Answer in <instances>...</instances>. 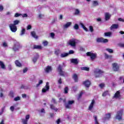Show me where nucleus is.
Instances as JSON below:
<instances>
[{"mask_svg": "<svg viewBox=\"0 0 124 124\" xmlns=\"http://www.w3.org/2000/svg\"><path fill=\"white\" fill-rule=\"evenodd\" d=\"M118 21H120L121 22H124V19L122 18H119L118 19Z\"/></svg>", "mask_w": 124, "mask_h": 124, "instance_id": "774afa93", "label": "nucleus"}, {"mask_svg": "<svg viewBox=\"0 0 124 124\" xmlns=\"http://www.w3.org/2000/svg\"><path fill=\"white\" fill-rule=\"evenodd\" d=\"M119 47H121V48H124V44L120 43L118 44Z\"/></svg>", "mask_w": 124, "mask_h": 124, "instance_id": "a19ab883", "label": "nucleus"}, {"mask_svg": "<svg viewBox=\"0 0 124 124\" xmlns=\"http://www.w3.org/2000/svg\"><path fill=\"white\" fill-rule=\"evenodd\" d=\"M96 40L98 43H107L108 42V39L103 38H97Z\"/></svg>", "mask_w": 124, "mask_h": 124, "instance_id": "0eeeda50", "label": "nucleus"}, {"mask_svg": "<svg viewBox=\"0 0 124 124\" xmlns=\"http://www.w3.org/2000/svg\"><path fill=\"white\" fill-rule=\"evenodd\" d=\"M37 59H38V55H36L32 59V62H34V63H35L36 62Z\"/></svg>", "mask_w": 124, "mask_h": 124, "instance_id": "2f4dec72", "label": "nucleus"}, {"mask_svg": "<svg viewBox=\"0 0 124 124\" xmlns=\"http://www.w3.org/2000/svg\"><path fill=\"white\" fill-rule=\"evenodd\" d=\"M19 16H21V14L19 13H16L15 15V17H19Z\"/></svg>", "mask_w": 124, "mask_h": 124, "instance_id": "603ef678", "label": "nucleus"}, {"mask_svg": "<svg viewBox=\"0 0 124 124\" xmlns=\"http://www.w3.org/2000/svg\"><path fill=\"white\" fill-rule=\"evenodd\" d=\"M121 96L120 94V91H117L114 94L113 97L114 98H119Z\"/></svg>", "mask_w": 124, "mask_h": 124, "instance_id": "6ab92c4d", "label": "nucleus"}, {"mask_svg": "<svg viewBox=\"0 0 124 124\" xmlns=\"http://www.w3.org/2000/svg\"><path fill=\"white\" fill-rule=\"evenodd\" d=\"M69 55L68 53H63L61 55V58H65V57H67Z\"/></svg>", "mask_w": 124, "mask_h": 124, "instance_id": "5701e85b", "label": "nucleus"}, {"mask_svg": "<svg viewBox=\"0 0 124 124\" xmlns=\"http://www.w3.org/2000/svg\"><path fill=\"white\" fill-rule=\"evenodd\" d=\"M43 17H44V15L42 14L39 15V18H40V19H41V18H43Z\"/></svg>", "mask_w": 124, "mask_h": 124, "instance_id": "13d9d810", "label": "nucleus"}, {"mask_svg": "<svg viewBox=\"0 0 124 124\" xmlns=\"http://www.w3.org/2000/svg\"><path fill=\"white\" fill-rule=\"evenodd\" d=\"M65 66L66 65L64 62H63L62 65H59L57 70L61 76H64V75L65 74V72L62 71V68H63V67H65Z\"/></svg>", "mask_w": 124, "mask_h": 124, "instance_id": "f257e3e1", "label": "nucleus"}, {"mask_svg": "<svg viewBox=\"0 0 124 124\" xmlns=\"http://www.w3.org/2000/svg\"><path fill=\"white\" fill-rule=\"evenodd\" d=\"M52 102H53V103H55V104L57 103V102H56V100L54 98H53L52 99Z\"/></svg>", "mask_w": 124, "mask_h": 124, "instance_id": "bf43d9fd", "label": "nucleus"}, {"mask_svg": "<svg viewBox=\"0 0 124 124\" xmlns=\"http://www.w3.org/2000/svg\"><path fill=\"white\" fill-rule=\"evenodd\" d=\"M60 123H61V119H58L57 121H56V123L57 124H60Z\"/></svg>", "mask_w": 124, "mask_h": 124, "instance_id": "680f3d73", "label": "nucleus"}, {"mask_svg": "<svg viewBox=\"0 0 124 124\" xmlns=\"http://www.w3.org/2000/svg\"><path fill=\"white\" fill-rule=\"evenodd\" d=\"M20 23V20H16L14 21V24H11L12 25H14V26H16L18 25Z\"/></svg>", "mask_w": 124, "mask_h": 124, "instance_id": "473e14b6", "label": "nucleus"}, {"mask_svg": "<svg viewBox=\"0 0 124 124\" xmlns=\"http://www.w3.org/2000/svg\"><path fill=\"white\" fill-rule=\"evenodd\" d=\"M71 62H72V63H74V64H78V59H72L71 60Z\"/></svg>", "mask_w": 124, "mask_h": 124, "instance_id": "a211bd4d", "label": "nucleus"}, {"mask_svg": "<svg viewBox=\"0 0 124 124\" xmlns=\"http://www.w3.org/2000/svg\"><path fill=\"white\" fill-rule=\"evenodd\" d=\"M104 72L99 69H95L94 71V74L96 78H99L102 76Z\"/></svg>", "mask_w": 124, "mask_h": 124, "instance_id": "f03ea898", "label": "nucleus"}, {"mask_svg": "<svg viewBox=\"0 0 124 124\" xmlns=\"http://www.w3.org/2000/svg\"><path fill=\"white\" fill-rule=\"evenodd\" d=\"M111 18V14L109 13H105V20L106 21H108Z\"/></svg>", "mask_w": 124, "mask_h": 124, "instance_id": "ddd939ff", "label": "nucleus"}, {"mask_svg": "<svg viewBox=\"0 0 124 124\" xmlns=\"http://www.w3.org/2000/svg\"><path fill=\"white\" fill-rule=\"evenodd\" d=\"M15 64L18 66V67H21V66H22V64L18 60L15 61Z\"/></svg>", "mask_w": 124, "mask_h": 124, "instance_id": "4be33fe9", "label": "nucleus"}, {"mask_svg": "<svg viewBox=\"0 0 124 124\" xmlns=\"http://www.w3.org/2000/svg\"><path fill=\"white\" fill-rule=\"evenodd\" d=\"M111 118V114L108 113L106 114V117H105V120H109Z\"/></svg>", "mask_w": 124, "mask_h": 124, "instance_id": "393cba45", "label": "nucleus"}, {"mask_svg": "<svg viewBox=\"0 0 124 124\" xmlns=\"http://www.w3.org/2000/svg\"><path fill=\"white\" fill-rule=\"evenodd\" d=\"M79 42V41L76 39H72L71 40L69 43V44L71 45L72 47H75L76 46V44Z\"/></svg>", "mask_w": 124, "mask_h": 124, "instance_id": "423d86ee", "label": "nucleus"}, {"mask_svg": "<svg viewBox=\"0 0 124 124\" xmlns=\"http://www.w3.org/2000/svg\"><path fill=\"white\" fill-rule=\"evenodd\" d=\"M106 51H107L108 52V53H113L114 51L113 50V49H111V48H107Z\"/></svg>", "mask_w": 124, "mask_h": 124, "instance_id": "c9c22d12", "label": "nucleus"}, {"mask_svg": "<svg viewBox=\"0 0 124 124\" xmlns=\"http://www.w3.org/2000/svg\"><path fill=\"white\" fill-rule=\"evenodd\" d=\"M73 79H74L75 82H78V76L76 75V74H74L73 75Z\"/></svg>", "mask_w": 124, "mask_h": 124, "instance_id": "412c9836", "label": "nucleus"}, {"mask_svg": "<svg viewBox=\"0 0 124 124\" xmlns=\"http://www.w3.org/2000/svg\"><path fill=\"white\" fill-rule=\"evenodd\" d=\"M119 28V24H112V26L110 27V30L117 29Z\"/></svg>", "mask_w": 124, "mask_h": 124, "instance_id": "f3484780", "label": "nucleus"}, {"mask_svg": "<svg viewBox=\"0 0 124 124\" xmlns=\"http://www.w3.org/2000/svg\"><path fill=\"white\" fill-rule=\"evenodd\" d=\"M26 32V30L24 28H22V30L20 31V35L22 36V35H24Z\"/></svg>", "mask_w": 124, "mask_h": 124, "instance_id": "b1692460", "label": "nucleus"}, {"mask_svg": "<svg viewBox=\"0 0 124 124\" xmlns=\"http://www.w3.org/2000/svg\"><path fill=\"white\" fill-rule=\"evenodd\" d=\"M75 15H79L80 14V11L78 9H75Z\"/></svg>", "mask_w": 124, "mask_h": 124, "instance_id": "c756f323", "label": "nucleus"}, {"mask_svg": "<svg viewBox=\"0 0 124 124\" xmlns=\"http://www.w3.org/2000/svg\"><path fill=\"white\" fill-rule=\"evenodd\" d=\"M105 36H111L112 35V32H107L104 33Z\"/></svg>", "mask_w": 124, "mask_h": 124, "instance_id": "72a5a7b5", "label": "nucleus"}, {"mask_svg": "<svg viewBox=\"0 0 124 124\" xmlns=\"http://www.w3.org/2000/svg\"><path fill=\"white\" fill-rule=\"evenodd\" d=\"M81 70H85V71H89L90 70V68L88 67H81Z\"/></svg>", "mask_w": 124, "mask_h": 124, "instance_id": "c85d7f7f", "label": "nucleus"}, {"mask_svg": "<svg viewBox=\"0 0 124 124\" xmlns=\"http://www.w3.org/2000/svg\"><path fill=\"white\" fill-rule=\"evenodd\" d=\"M0 97H3V93L1 92V89L0 90Z\"/></svg>", "mask_w": 124, "mask_h": 124, "instance_id": "052dcab7", "label": "nucleus"}, {"mask_svg": "<svg viewBox=\"0 0 124 124\" xmlns=\"http://www.w3.org/2000/svg\"><path fill=\"white\" fill-rule=\"evenodd\" d=\"M65 107L67 109H70V105L69 103H68V104L67 103H65Z\"/></svg>", "mask_w": 124, "mask_h": 124, "instance_id": "58836bf2", "label": "nucleus"}, {"mask_svg": "<svg viewBox=\"0 0 124 124\" xmlns=\"http://www.w3.org/2000/svg\"><path fill=\"white\" fill-rule=\"evenodd\" d=\"M50 108L52 110H54L56 112L58 111V108H56V107H55V106H54L53 105H50Z\"/></svg>", "mask_w": 124, "mask_h": 124, "instance_id": "a878e982", "label": "nucleus"}, {"mask_svg": "<svg viewBox=\"0 0 124 124\" xmlns=\"http://www.w3.org/2000/svg\"><path fill=\"white\" fill-rule=\"evenodd\" d=\"M86 55L88 57H90V59L92 61H94V60H95L97 57V54L95 53H93L92 52H88L86 53Z\"/></svg>", "mask_w": 124, "mask_h": 124, "instance_id": "7ed1b4c3", "label": "nucleus"}, {"mask_svg": "<svg viewBox=\"0 0 124 124\" xmlns=\"http://www.w3.org/2000/svg\"><path fill=\"white\" fill-rule=\"evenodd\" d=\"M0 66L2 69H5L6 67H5V64L2 61H0Z\"/></svg>", "mask_w": 124, "mask_h": 124, "instance_id": "aec40b11", "label": "nucleus"}, {"mask_svg": "<svg viewBox=\"0 0 124 124\" xmlns=\"http://www.w3.org/2000/svg\"><path fill=\"white\" fill-rule=\"evenodd\" d=\"M69 55V54H74V51L73 50H70L69 53H68Z\"/></svg>", "mask_w": 124, "mask_h": 124, "instance_id": "338daca9", "label": "nucleus"}, {"mask_svg": "<svg viewBox=\"0 0 124 124\" xmlns=\"http://www.w3.org/2000/svg\"><path fill=\"white\" fill-rule=\"evenodd\" d=\"M43 83V81H42V80H39L38 84L36 85V87H39V86H40V85H41V84H42Z\"/></svg>", "mask_w": 124, "mask_h": 124, "instance_id": "ea45409f", "label": "nucleus"}, {"mask_svg": "<svg viewBox=\"0 0 124 124\" xmlns=\"http://www.w3.org/2000/svg\"><path fill=\"white\" fill-rule=\"evenodd\" d=\"M33 49H38L39 50H40L41 49H42V46H41L34 45L33 46Z\"/></svg>", "mask_w": 124, "mask_h": 124, "instance_id": "cd10ccee", "label": "nucleus"}, {"mask_svg": "<svg viewBox=\"0 0 124 124\" xmlns=\"http://www.w3.org/2000/svg\"><path fill=\"white\" fill-rule=\"evenodd\" d=\"M89 29L91 32H93V26H90Z\"/></svg>", "mask_w": 124, "mask_h": 124, "instance_id": "3c124183", "label": "nucleus"}, {"mask_svg": "<svg viewBox=\"0 0 124 124\" xmlns=\"http://www.w3.org/2000/svg\"><path fill=\"white\" fill-rule=\"evenodd\" d=\"M108 91H105L102 94V96H106L107 94H108Z\"/></svg>", "mask_w": 124, "mask_h": 124, "instance_id": "79ce46f5", "label": "nucleus"}, {"mask_svg": "<svg viewBox=\"0 0 124 124\" xmlns=\"http://www.w3.org/2000/svg\"><path fill=\"white\" fill-rule=\"evenodd\" d=\"M41 113H44L45 114V109H44V108H42L41 110Z\"/></svg>", "mask_w": 124, "mask_h": 124, "instance_id": "69168bd1", "label": "nucleus"}, {"mask_svg": "<svg viewBox=\"0 0 124 124\" xmlns=\"http://www.w3.org/2000/svg\"><path fill=\"white\" fill-rule=\"evenodd\" d=\"M112 69L114 71H119V69H120V65H119L117 63H113Z\"/></svg>", "mask_w": 124, "mask_h": 124, "instance_id": "9d476101", "label": "nucleus"}, {"mask_svg": "<svg viewBox=\"0 0 124 124\" xmlns=\"http://www.w3.org/2000/svg\"><path fill=\"white\" fill-rule=\"evenodd\" d=\"M30 120V115L28 114L25 117V119H22L23 124H28V121Z\"/></svg>", "mask_w": 124, "mask_h": 124, "instance_id": "f8f14e48", "label": "nucleus"}, {"mask_svg": "<svg viewBox=\"0 0 124 124\" xmlns=\"http://www.w3.org/2000/svg\"><path fill=\"white\" fill-rule=\"evenodd\" d=\"M98 5V2L97 1L95 0L93 1V6H97Z\"/></svg>", "mask_w": 124, "mask_h": 124, "instance_id": "e433bc0d", "label": "nucleus"}, {"mask_svg": "<svg viewBox=\"0 0 124 124\" xmlns=\"http://www.w3.org/2000/svg\"><path fill=\"white\" fill-rule=\"evenodd\" d=\"M22 48V46L20 45L19 43H16L14 44V46L13 47V50L14 52H17V51H19V49Z\"/></svg>", "mask_w": 124, "mask_h": 124, "instance_id": "39448f33", "label": "nucleus"}, {"mask_svg": "<svg viewBox=\"0 0 124 124\" xmlns=\"http://www.w3.org/2000/svg\"><path fill=\"white\" fill-rule=\"evenodd\" d=\"M3 10V6L0 5V12H1Z\"/></svg>", "mask_w": 124, "mask_h": 124, "instance_id": "864d4df0", "label": "nucleus"}, {"mask_svg": "<svg viewBox=\"0 0 124 124\" xmlns=\"http://www.w3.org/2000/svg\"><path fill=\"white\" fill-rule=\"evenodd\" d=\"M71 24H72L71 22H68L67 23H66L65 24H64L63 25V29H67L68 28H69V27L70 26H71Z\"/></svg>", "mask_w": 124, "mask_h": 124, "instance_id": "dca6fc26", "label": "nucleus"}, {"mask_svg": "<svg viewBox=\"0 0 124 124\" xmlns=\"http://www.w3.org/2000/svg\"><path fill=\"white\" fill-rule=\"evenodd\" d=\"M9 95L11 97H14V93H13V92H10Z\"/></svg>", "mask_w": 124, "mask_h": 124, "instance_id": "49530a36", "label": "nucleus"}, {"mask_svg": "<svg viewBox=\"0 0 124 124\" xmlns=\"http://www.w3.org/2000/svg\"><path fill=\"white\" fill-rule=\"evenodd\" d=\"M95 104V101H94V100H93V99L92 100V101L88 108V110H89V111H92L93 110V106Z\"/></svg>", "mask_w": 124, "mask_h": 124, "instance_id": "9b49d317", "label": "nucleus"}, {"mask_svg": "<svg viewBox=\"0 0 124 124\" xmlns=\"http://www.w3.org/2000/svg\"><path fill=\"white\" fill-rule=\"evenodd\" d=\"M10 110L12 112H13V111H14V106H11L10 107Z\"/></svg>", "mask_w": 124, "mask_h": 124, "instance_id": "4d7b16f0", "label": "nucleus"}, {"mask_svg": "<svg viewBox=\"0 0 124 124\" xmlns=\"http://www.w3.org/2000/svg\"><path fill=\"white\" fill-rule=\"evenodd\" d=\"M83 84L85 87H86V88H89V87L91 86V81L89 80H87L86 81H84Z\"/></svg>", "mask_w": 124, "mask_h": 124, "instance_id": "4468645a", "label": "nucleus"}, {"mask_svg": "<svg viewBox=\"0 0 124 124\" xmlns=\"http://www.w3.org/2000/svg\"><path fill=\"white\" fill-rule=\"evenodd\" d=\"M49 89H50V85H49V82H47L45 88L42 89V93H46V92L49 91Z\"/></svg>", "mask_w": 124, "mask_h": 124, "instance_id": "1a4fd4ad", "label": "nucleus"}, {"mask_svg": "<svg viewBox=\"0 0 124 124\" xmlns=\"http://www.w3.org/2000/svg\"><path fill=\"white\" fill-rule=\"evenodd\" d=\"M99 86L100 88H101V89H103V88H104V87H105V84H104V83H101L100 84H99Z\"/></svg>", "mask_w": 124, "mask_h": 124, "instance_id": "de8ad7c7", "label": "nucleus"}, {"mask_svg": "<svg viewBox=\"0 0 124 124\" xmlns=\"http://www.w3.org/2000/svg\"><path fill=\"white\" fill-rule=\"evenodd\" d=\"M31 34L34 38H37V35H36V34L35 33V32L34 31H31Z\"/></svg>", "mask_w": 124, "mask_h": 124, "instance_id": "7c9ffc66", "label": "nucleus"}, {"mask_svg": "<svg viewBox=\"0 0 124 124\" xmlns=\"http://www.w3.org/2000/svg\"><path fill=\"white\" fill-rule=\"evenodd\" d=\"M50 36L52 38H54V36H55V33L51 32L50 33Z\"/></svg>", "mask_w": 124, "mask_h": 124, "instance_id": "6e6d98bb", "label": "nucleus"}, {"mask_svg": "<svg viewBox=\"0 0 124 124\" xmlns=\"http://www.w3.org/2000/svg\"><path fill=\"white\" fill-rule=\"evenodd\" d=\"M43 44L44 45V46H47L48 45V42L45 41L43 42Z\"/></svg>", "mask_w": 124, "mask_h": 124, "instance_id": "09e8293b", "label": "nucleus"}, {"mask_svg": "<svg viewBox=\"0 0 124 124\" xmlns=\"http://www.w3.org/2000/svg\"><path fill=\"white\" fill-rule=\"evenodd\" d=\"M20 99H21V98L19 96H17L14 98V100L15 101H18V100H20Z\"/></svg>", "mask_w": 124, "mask_h": 124, "instance_id": "37998d69", "label": "nucleus"}, {"mask_svg": "<svg viewBox=\"0 0 124 124\" xmlns=\"http://www.w3.org/2000/svg\"><path fill=\"white\" fill-rule=\"evenodd\" d=\"M4 110V108H2L1 111H0V115H2V113H3Z\"/></svg>", "mask_w": 124, "mask_h": 124, "instance_id": "e2e57ef3", "label": "nucleus"}, {"mask_svg": "<svg viewBox=\"0 0 124 124\" xmlns=\"http://www.w3.org/2000/svg\"><path fill=\"white\" fill-rule=\"evenodd\" d=\"M74 29L76 30H78L79 29V25H78V24H75V25L74 26Z\"/></svg>", "mask_w": 124, "mask_h": 124, "instance_id": "4c0bfd02", "label": "nucleus"}, {"mask_svg": "<svg viewBox=\"0 0 124 124\" xmlns=\"http://www.w3.org/2000/svg\"><path fill=\"white\" fill-rule=\"evenodd\" d=\"M45 71L46 73H49V72H51V71H52V67L48 65L45 68Z\"/></svg>", "mask_w": 124, "mask_h": 124, "instance_id": "2eb2a0df", "label": "nucleus"}, {"mask_svg": "<svg viewBox=\"0 0 124 124\" xmlns=\"http://www.w3.org/2000/svg\"><path fill=\"white\" fill-rule=\"evenodd\" d=\"M9 26L12 32H16L17 31V27L16 26L11 24Z\"/></svg>", "mask_w": 124, "mask_h": 124, "instance_id": "6e6552de", "label": "nucleus"}, {"mask_svg": "<svg viewBox=\"0 0 124 124\" xmlns=\"http://www.w3.org/2000/svg\"><path fill=\"white\" fill-rule=\"evenodd\" d=\"M95 124H99L98 121H97V117L96 116H94Z\"/></svg>", "mask_w": 124, "mask_h": 124, "instance_id": "f704fd0d", "label": "nucleus"}, {"mask_svg": "<svg viewBox=\"0 0 124 124\" xmlns=\"http://www.w3.org/2000/svg\"><path fill=\"white\" fill-rule=\"evenodd\" d=\"M21 89H28V87L26 86V85H23L21 86Z\"/></svg>", "mask_w": 124, "mask_h": 124, "instance_id": "5fc2aeb1", "label": "nucleus"}, {"mask_svg": "<svg viewBox=\"0 0 124 124\" xmlns=\"http://www.w3.org/2000/svg\"><path fill=\"white\" fill-rule=\"evenodd\" d=\"M80 26H81L82 28L85 31H88L89 30H88V28L85 27V25L82 23H80Z\"/></svg>", "mask_w": 124, "mask_h": 124, "instance_id": "bb28decb", "label": "nucleus"}, {"mask_svg": "<svg viewBox=\"0 0 124 124\" xmlns=\"http://www.w3.org/2000/svg\"><path fill=\"white\" fill-rule=\"evenodd\" d=\"M3 47H7V44L6 42H4L3 43Z\"/></svg>", "mask_w": 124, "mask_h": 124, "instance_id": "0e129e2a", "label": "nucleus"}, {"mask_svg": "<svg viewBox=\"0 0 124 124\" xmlns=\"http://www.w3.org/2000/svg\"><path fill=\"white\" fill-rule=\"evenodd\" d=\"M68 103L70 105H72V104H73V103H74V100H69L68 101Z\"/></svg>", "mask_w": 124, "mask_h": 124, "instance_id": "c03bdc74", "label": "nucleus"}, {"mask_svg": "<svg viewBox=\"0 0 124 124\" xmlns=\"http://www.w3.org/2000/svg\"><path fill=\"white\" fill-rule=\"evenodd\" d=\"M64 93H68V88L67 87L64 88Z\"/></svg>", "mask_w": 124, "mask_h": 124, "instance_id": "a18cd8bd", "label": "nucleus"}, {"mask_svg": "<svg viewBox=\"0 0 124 124\" xmlns=\"http://www.w3.org/2000/svg\"><path fill=\"white\" fill-rule=\"evenodd\" d=\"M124 113V109H120L119 111H118L115 117V119L116 120H118L119 121H121L122 120L123 117V114Z\"/></svg>", "mask_w": 124, "mask_h": 124, "instance_id": "20e7f679", "label": "nucleus"}, {"mask_svg": "<svg viewBox=\"0 0 124 124\" xmlns=\"http://www.w3.org/2000/svg\"><path fill=\"white\" fill-rule=\"evenodd\" d=\"M105 57L106 59H109V58H111L112 56H111L110 55H108L107 54H105Z\"/></svg>", "mask_w": 124, "mask_h": 124, "instance_id": "8fccbe9b", "label": "nucleus"}]
</instances>
